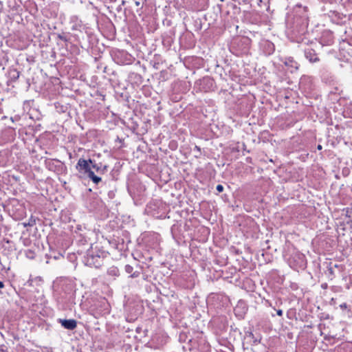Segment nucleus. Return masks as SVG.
<instances>
[{
    "label": "nucleus",
    "mask_w": 352,
    "mask_h": 352,
    "mask_svg": "<svg viewBox=\"0 0 352 352\" xmlns=\"http://www.w3.org/2000/svg\"><path fill=\"white\" fill-rule=\"evenodd\" d=\"M92 162L93 160L91 159L86 160L83 158H80L76 168L79 172L83 171L85 173H87L89 178L91 179L94 184H98L101 182V178L96 176L91 170L90 165Z\"/></svg>",
    "instance_id": "nucleus-1"
},
{
    "label": "nucleus",
    "mask_w": 352,
    "mask_h": 352,
    "mask_svg": "<svg viewBox=\"0 0 352 352\" xmlns=\"http://www.w3.org/2000/svg\"><path fill=\"white\" fill-rule=\"evenodd\" d=\"M59 322L66 329L74 330L77 327V322L74 319H60Z\"/></svg>",
    "instance_id": "nucleus-2"
},
{
    "label": "nucleus",
    "mask_w": 352,
    "mask_h": 352,
    "mask_svg": "<svg viewBox=\"0 0 352 352\" xmlns=\"http://www.w3.org/2000/svg\"><path fill=\"white\" fill-rule=\"evenodd\" d=\"M100 257L99 256H94L91 254H88L86 257V264L87 265L98 267L100 265Z\"/></svg>",
    "instance_id": "nucleus-3"
},
{
    "label": "nucleus",
    "mask_w": 352,
    "mask_h": 352,
    "mask_svg": "<svg viewBox=\"0 0 352 352\" xmlns=\"http://www.w3.org/2000/svg\"><path fill=\"white\" fill-rule=\"evenodd\" d=\"M305 56L311 63H316L320 60L318 54L313 49L306 50L305 52Z\"/></svg>",
    "instance_id": "nucleus-4"
},
{
    "label": "nucleus",
    "mask_w": 352,
    "mask_h": 352,
    "mask_svg": "<svg viewBox=\"0 0 352 352\" xmlns=\"http://www.w3.org/2000/svg\"><path fill=\"white\" fill-rule=\"evenodd\" d=\"M125 272L130 274L131 278H137L140 276V273L138 271L133 272V267L130 265H126L124 267Z\"/></svg>",
    "instance_id": "nucleus-5"
},
{
    "label": "nucleus",
    "mask_w": 352,
    "mask_h": 352,
    "mask_svg": "<svg viewBox=\"0 0 352 352\" xmlns=\"http://www.w3.org/2000/svg\"><path fill=\"white\" fill-rule=\"evenodd\" d=\"M285 64L286 66L294 68L295 69H298V63L295 61L292 58H286Z\"/></svg>",
    "instance_id": "nucleus-6"
},
{
    "label": "nucleus",
    "mask_w": 352,
    "mask_h": 352,
    "mask_svg": "<svg viewBox=\"0 0 352 352\" xmlns=\"http://www.w3.org/2000/svg\"><path fill=\"white\" fill-rule=\"evenodd\" d=\"M91 167L94 169H95L97 172L101 171V172L104 173L107 168V166H104L103 169H101V167L98 164H96L94 161H93L92 164H91Z\"/></svg>",
    "instance_id": "nucleus-7"
},
{
    "label": "nucleus",
    "mask_w": 352,
    "mask_h": 352,
    "mask_svg": "<svg viewBox=\"0 0 352 352\" xmlns=\"http://www.w3.org/2000/svg\"><path fill=\"white\" fill-rule=\"evenodd\" d=\"M201 85H212V80L209 78H204L201 81Z\"/></svg>",
    "instance_id": "nucleus-8"
},
{
    "label": "nucleus",
    "mask_w": 352,
    "mask_h": 352,
    "mask_svg": "<svg viewBox=\"0 0 352 352\" xmlns=\"http://www.w3.org/2000/svg\"><path fill=\"white\" fill-rule=\"evenodd\" d=\"M216 189L219 192H221L223 190V186L221 184H218L216 187Z\"/></svg>",
    "instance_id": "nucleus-9"
},
{
    "label": "nucleus",
    "mask_w": 352,
    "mask_h": 352,
    "mask_svg": "<svg viewBox=\"0 0 352 352\" xmlns=\"http://www.w3.org/2000/svg\"><path fill=\"white\" fill-rule=\"evenodd\" d=\"M35 223V221H30L28 222V223H25V226H32Z\"/></svg>",
    "instance_id": "nucleus-10"
},
{
    "label": "nucleus",
    "mask_w": 352,
    "mask_h": 352,
    "mask_svg": "<svg viewBox=\"0 0 352 352\" xmlns=\"http://www.w3.org/2000/svg\"><path fill=\"white\" fill-rule=\"evenodd\" d=\"M340 307L341 309H344L347 308V305H346V303L344 302V303L341 304L340 305Z\"/></svg>",
    "instance_id": "nucleus-11"
},
{
    "label": "nucleus",
    "mask_w": 352,
    "mask_h": 352,
    "mask_svg": "<svg viewBox=\"0 0 352 352\" xmlns=\"http://www.w3.org/2000/svg\"><path fill=\"white\" fill-rule=\"evenodd\" d=\"M276 314H277L278 316H282L283 313V311L281 309H278L276 311Z\"/></svg>",
    "instance_id": "nucleus-12"
},
{
    "label": "nucleus",
    "mask_w": 352,
    "mask_h": 352,
    "mask_svg": "<svg viewBox=\"0 0 352 352\" xmlns=\"http://www.w3.org/2000/svg\"><path fill=\"white\" fill-rule=\"evenodd\" d=\"M4 287V284L2 281H0V289L1 288H3Z\"/></svg>",
    "instance_id": "nucleus-13"
},
{
    "label": "nucleus",
    "mask_w": 352,
    "mask_h": 352,
    "mask_svg": "<svg viewBox=\"0 0 352 352\" xmlns=\"http://www.w3.org/2000/svg\"><path fill=\"white\" fill-rule=\"evenodd\" d=\"M317 148H318V150H322V145L318 144V146H317Z\"/></svg>",
    "instance_id": "nucleus-14"
},
{
    "label": "nucleus",
    "mask_w": 352,
    "mask_h": 352,
    "mask_svg": "<svg viewBox=\"0 0 352 352\" xmlns=\"http://www.w3.org/2000/svg\"><path fill=\"white\" fill-rule=\"evenodd\" d=\"M201 90H203V91H205V92H207V91H209L208 89H206V88H205V87H202V88H201Z\"/></svg>",
    "instance_id": "nucleus-15"
},
{
    "label": "nucleus",
    "mask_w": 352,
    "mask_h": 352,
    "mask_svg": "<svg viewBox=\"0 0 352 352\" xmlns=\"http://www.w3.org/2000/svg\"><path fill=\"white\" fill-rule=\"evenodd\" d=\"M238 308H239V307L237 306V307L234 309V311H236Z\"/></svg>",
    "instance_id": "nucleus-16"
},
{
    "label": "nucleus",
    "mask_w": 352,
    "mask_h": 352,
    "mask_svg": "<svg viewBox=\"0 0 352 352\" xmlns=\"http://www.w3.org/2000/svg\"><path fill=\"white\" fill-rule=\"evenodd\" d=\"M135 4H136V6H139V2L136 1Z\"/></svg>",
    "instance_id": "nucleus-17"
}]
</instances>
